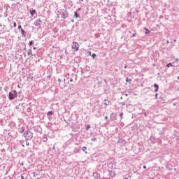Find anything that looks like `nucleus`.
Returning <instances> with one entry per match:
<instances>
[{"instance_id": "obj_29", "label": "nucleus", "mask_w": 179, "mask_h": 179, "mask_svg": "<svg viewBox=\"0 0 179 179\" xmlns=\"http://www.w3.org/2000/svg\"><path fill=\"white\" fill-rule=\"evenodd\" d=\"M39 22H41V20H39Z\"/></svg>"}, {"instance_id": "obj_10", "label": "nucleus", "mask_w": 179, "mask_h": 179, "mask_svg": "<svg viewBox=\"0 0 179 179\" xmlns=\"http://www.w3.org/2000/svg\"><path fill=\"white\" fill-rule=\"evenodd\" d=\"M27 54H28L29 56H30V55H31V56H33V52L31 51V50H29Z\"/></svg>"}, {"instance_id": "obj_9", "label": "nucleus", "mask_w": 179, "mask_h": 179, "mask_svg": "<svg viewBox=\"0 0 179 179\" xmlns=\"http://www.w3.org/2000/svg\"><path fill=\"white\" fill-rule=\"evenodd\" d=\"M25 131V127H21V129L20 130V134H23Z\"/></svg>"}, {"instance_id": "obj_14", "label": "nucleus", "mask_w": 179, "mask_h": 179, "mask_svg": "<svg viewBox=\"0 0 179 179\" xmlns=\"http://www.w3.org/2000/svg\"><path fill=\"white\" fill-rule=\"evenodd\" d=\"M90 129V126L88 124L85 126V130L88 131Z\"/></svg>"}, {"instance_id": "obj_20", "label": "nucleus", "mask_w": 179, "mask_h": 179, "mask_svg": "<svg viewBox=\"0 0 179 179\" xmlns=\"http://www.w3.org/2000/svg\"><path fill=\"white\" fill-rule=\"evenodd\" d=\"M157 97H158V94L156 93V94H155V99H157Z\"/></svg>"}, {"instance_id": "obj_18", "label": "nucleus", "mask_w": 179, "mask_h": 179, "mask_svg": "<svg viewBox=\"0 0 179 179\" xmlns=\"http://www.w3.org/2000/svg\"><path fill=\"white\" fill-rule=\"evenodd\" d=\"M96 57V55L95 53L92 54V58L94 59Z\"/></svg>"}, {"instance_id": "obj_32", "label": "nucleus", "mask_w": 179, "mask_h": 179, "mask_svg": "<svg viewBox=\"0 0 179 179\" xmlns=\"http://www.w3.org/2000/svg\"><path fill=\"white\" fill-rule=\"evenodd\" d=\"M27 145H29V143L27 144Z\"/></svg>"}, {"instance_id": "obj_19", "label": "nucleus", "mask_w": 179, "mask_h": 179, "mask_svg": "<svg viewBox=\"0 0 179 179\" xmlns=\"http://www.w3.org/2000/svg\"><path fill=\"white\" fill-rule=\"evenodd\" d=\"M86 150H87V148H86V147H83V152H85Z\"/></svg>"}, {"instance_id": "obj_3", "label": "nucleus", "mask_w": 179, "mask_h": 179, "mask_svg": "<svg viewBox=\"0 0 179 179\" xmlns=\"http://www.w3.org/2000/svg\"><path fill=\"white\" fill-rule=\"evenodd\" d=\"M24 137L25 139L29 141L33 138V135L31 134V133L30 131H27V132L24 133Z\"/></svg>"}, {"instance_id": "obj_21", "label": "nucleus", "mask_w": 179, "mask_h": 179, "mask_svg": "<svg viewBox=\"0 0 179 179\" xmlns=\"http://www.w3.org/2000/svg\"><path fill=\"white\" fill-rule=\"evenodd\" d=\"M22 29V25L18 26V29Z\"/></svg>"}, {"instance_id": "obj_25", "label": "nucleus", "mask_w": 179, "mask_h": 179, "mask_svg": "<svg viewBox=\"0 0 179 179\" xmlns=\"http://www.w3.org/2000/svg\"><path fill=\"white\" fill-rule=\"evenodd\" d=\"M143 168L144 169H145L147 167H146V166H143Z\"/></svg>"}, {"instance_id": "obj_26", "label": "nucleus", "mask_w": 179, "mask_h": 179, "mask_svg": "<svg viewBox=\"0 0 179 179\" xmlns=\"http://www.w3.org/2000/svg\"><path fill=\"white\" fill-rule=\"evenodd\" d=\"M17 87L20 89V85H17Z\"/></svg>"}, {"instance_id": "obj_6", "label": "nucleus", "mask_w": 179, "mask_h": 179, "mask_svg": "<svg viewBox=\"0 0 179 179\" xmlns=\"http://www.w3.org/2000/svg\"><path fill=\"white\" fill-rule=\"evenodd\" d=\"M36 10H30V14L33 17L36 14Z\"/></svg>"}, {"instance_id": "obj_22", "label": "nucleus", "mask_w": 179, "mask_h": 179, "mask_svg": "<svg viewBox=\"0 0 179 179\" xmlns=\"http://www.w3.org/2000/svg\"><path fill=\"white\" fill-rule=\"evenodd\" d=\"M14 27H15V28L17 27L16 22L14 23Z\"/></svg>"}, {"instance_id": "obj_30", "label": "nucleus", "mask_w": 179, "mask_h": 179, "mask_svg": "<svg viewBox=\"0 0 179 179\" xmlns=\"http://www.w3.org/2000/svg\"><path fill=\"white\" fill-rule=\"evenodd\" d=\"M133 36H135V34H134V35H133Z\"/></svg>"}, {"instance_id": "obj_27", "label": "nucleus", "mask_w": 179, "mask_h": 179, "mask_svg": "<svg viewBox=\"0 0 179 179\" xmlns=\"http://www.w3.org/2000/svg\"><path fill=\"white\" fill-rule=\"evenodd\" d=\"M21 179H24V176H22V178Z\"/></svg>"}, {"instance_id": "obj_17", "label": "nucleus", "mask_w": 179, "mask_h": 179, "mask_svg": "<svg viewBox=\"0 0 179 179\" xmlns=\"http://www.w3.org/2000/svg\"><path fill=\"white\" fill-rule=\"evenodd\" d=\"M33 43H34L33 41H31L29 42V45H30V46H32V45H33Z\"/></svg>"}, {"instance_id": "obj_11", "label": "nucleus", "mask_w": 179, "mask_h": 179, "mask_svg": "<svg viewBox=\"0 0 179 179\" xmlns=\"http://www.w3.org/2000/svg\"><path fill=\"white\" fill-rule=\"evenodd\" d=\"M75 17H76V18H79L80 17V15H79V14H78V13H75Z\"/></svg>"}, {"instance_id": "obj_2", "label": "nucleus", "mask_w": 179, "mask_h": 179, "mask_svg": "<svg viewBox=\"0 0 179 179\" xmlns=\"http://www.w3.org/2000/svg\"><path fill=\"white\" fill-rule=\"evenodd\" d=\"M80 46V45L78 42L73 41L72 42L71 49L76 52H78Z\"/></svg>"}, {"instance_id": "obj_1", "label": "nucleus", "mask_w": 179, "mask_h": 179, "mask_svg": "<svg viewBox=\"0 0 179 179\" xmlns=\"http://www.w3.org/2000/svg\"><path fill=\"white\" fill-rule=\"evenodd\" d=\"M58 16H59L62 19H66L68 16L69 15V13L67 12L66 10H59L57 11Z\"/></svg>"}, {"instance_id": "obj_5", "label": "nucleus", "mask_w": 179, "mask_h": 179, "mask_svg": "<svg viewBox=\"0 0 179 179\" xmlns=\"http://www.w3.org/2000/svg\"><path fill=\"white\" fill-rule=\"evenodd\" d=\"M154 87H155V92H157L159 90V85L157 83H155V84H154Z\"/></svg>"}, {"instance_id": "obj_15", "label": "nucleus", "mask_w": 179, "mask_h": 179, "mask_svg": "<svg viewBox=\"0 0 179 179\" xmlns=\"http://www.w3.org/2000/svg\"><path fill=\"white\" fill-rule=\"evenodd\" d=\"M52 114H53V112H52V111H49V112L48 113V116H51Z\"/></svg>"}, {"instance_id": "obj_23", "label": "nucleus", "mask_w": 179, "mask_h": 179, "mask_svg": "<svg viewBox=\"0 0 179 179\" xmlns=\"http://www.w3.org/2000/svg\"><path fill=\"white\" fill-rule=\"evenodd\" d=\"M88 54H89L90 55H92L91 51H89V52H88Z\"/></svg>"}, {"instance_id": "obj_12", "label": "nucleus", "mask_w": 179, "mask_h": 179, "mask_svg": "<svg viewBox=\"0 0 179 179\" xmlns=\"http://www.w3.org/2000/svg\"><path fill=\"white\" fill-rule=\"evenodd\" d=\"M145 34H150V31H149L148 29L145 28Z\"/></svg>"}, {"instance_id": "obj_7", "label": "nucleus", "mask_w": 179, "mask_h": 179, "mask_svg": "<svg viewBox=\"0 0 179 179\" xmlns=\"http://www.w3.org/2000/svg\"><path fill=\"white\" fill-rule=\"evenodd\" d=\"M104 101H105L104 104L106 106H108V105L111 104V102L110 101H108V100H105Z\"/></svg>"}, {"instance_id": "obj_8", "label": "nucleus", "mask_w": 179, "mask_h": 179, "mask_svg": "<svg viewBox=\"0 0 179 179\" xmlns=\"http://www.w3.org/2000/svg\"><path fill=\"white\" fill-rule=\"evenodd\" d=\"M126 82L128 83L129 84H131L132 80L131 78H127Z\"/></svg>"}, {"instance_id": "obj_13", "label": "nucleus", "mask_w": 179, "mask_h": 179, "mask_svg": "<svg viewBox=\"0 0 179 179\" xmlns=\"http://www.w3.org/2000/svg\"><path fill=\"white\" fill-rule=\"evenodd\" d=\"M171 66H173V64L171 63H169L166 64V67L169 68Z\"/></svg>"}, {"instance_id": "obj_16", "label": "nucleus", "mask_w": 179, "mask_h": 179, "mask_svg": "<svg viewBox=\"0 0 179 179\" xmlns=\"http://www.w3.org/2000/svg\"><path fill=\"white\" fill-rule=\"evenodd\" d=\"M21 31H22V34L24 35L25 31H24V30L22 28H21Z\"/></svg>"}, {"instance_id": "obj_4", "label": "nucleus", "mask_w": 179, "mask_h": 179, "mask_svg": "<svg viewBox=\"0 0 179 179\" xmlns=\"http://www.w3.org/2000/svg\"><path fill=\"white\" fill-rule=\"evenodd\" d=\"M16 96H17L16 90H13L12 92H9V99L10 100L15 99Z\"/></svg>"}, {"instance_id": "obj_31", "label": "nucleus", "mask_w": 179, "mask_h": 179, "mask_svg": "<svg viewBox=\"0 0 179 179\" xmlns=\"http://www.w3.org/2000/svg\"><path fill=\"white\" fill-rule=\"evenodd\" d=\"M125 179H128L127 178H126Z\"/></svg>"}, {"instance_id": "obj_28", "label": "nucleus", "mask_w": 179, "mask_h": 179, "mask_svg": "<svg viewBox=\"0 0 179 179\" xmlns=\"http://www.w3.org/2000/svg\"><path fill=\"white\" fill-rule=\"evenodd\" d=\"M178 79L179 80V76L178 77Z\"/></svg>"}, {"instance_id": "obj_24", "label": "nucleus", "mask_w": 179, "mask_h": 179, "mask_svg": "<svg viewBox=\"0 0 179 179\" xmlns=\"http://www.w3.org/2000/svg\"><path fill=\"white\" fill-rule=\"evenodd\" d=\"M105 120H108V116H105Z\"/></svg>"}]
</instances>
